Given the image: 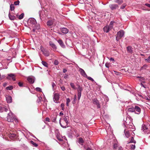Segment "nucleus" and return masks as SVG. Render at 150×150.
Returning a JSON list of instances; mask_svg holds the SVG:
<instances>
[{
    "label": "nucleus",
    "mask_w": 150,
    "mask_h": 150,
    "mask_svg": "<svg viewBox=\"0 0 150 150\" xmlns=\"http://www.w3.org/2000/svg\"><path fill=\"white\" fill-rule=\"evenodd\" d=\"M19 3V1H17L14 2V5L16 6L18 5Z\"/></svg>",
    "instance_id": "obj_45"
},
{
    "label": "nucleus",
    "mask_w": 150,
    "mask_h": 150,
    "mask_svg": "<svg viewBox=\"0 0 150 150\" xmlns=\"http://www.w3.org/2000/svg\"><path fill=\"white\" fill-rule=\"evenodd\" d=\"M110 60L111 61H112L113 62H114L115 61L114 59L112 58H111L110 59Z\"/></svg>",
    "instance_id": "obj_61"
},
{
    "label": "nucleus",
    "mask_w": 150,
    "mask_h": 150,
    "mask_svg": "<svg viewBox=\"0 0 150 150\" xmlns=\"http://www.w3.org/2000/svg\"><path fill=\"white\" fill-rule=\"evenodd\" d=\"M81 96V92H78V98L79 100Z\"/></svg>",
    "instance_id": "obj_37"
},
{
    "label": "nucleus",
    "mask_w": 150,
    "mask_h": 150,
    "mask_svg": "<svg viewBox=\"0 0 150 150\" xmlns=\"http://www.w3.org/2000/svg\"><path fill=\"white\" fill-rule=\"evenodd\" d=\"M27 80L29 83H33L34 81V77H28L27 78Z\"/></svg>",
    "instance_id": "obj_20"
},
{
    "label": "nucleus",
    "mask_w": 150,
    "mask_h": 150,
    "mask_svg": "<svg viewBox=\"0 0 150 150\" xmlns=\"http://www.w3.org/2000/svg\"><path fill=\"white\" fill-rule=\"evenodd\" d=\"M147 65L146 64H144L142 67L140 69L141 71L143 70H144L146 69L147 68Z\"/></svg>",
    "instance_id": "obj_30"
},
{
    "label": "nucleus",
    "mask_w": 150,
    "mask_h": 150,
    "mask_svg": "<svg viewBox=\"0 0 150 150\" xmlns=\"http://www.w3.org/2000/svg\"><path fill=\"white\" fill-rule=\"evenodd\" d=\"M58 42L60 45L63 48H64L65 46L64 45L62 41L61 40H58Z\"/></svg>",
    "instance_id": "obj_25"
},
{
    "label": "nucleus",
    "mask_w": 150,
    "mask_h": 150,
    "mask_svg": "<svg viewBox=\"0 0 150 150\" xmlns=\"http://www.w3.org/2000/svg\"><path fill=\"white\" fill-rule=\"evenodd\" d=\"M141 109L139 107L137 106H135L134 107V112L135 111L137 112H135L136 114H139L141 112Z\"/></svg>",
    "instance_id": "obj_14"
},
{
    "label": "nucleus",
    "mask_w": 150,
    "mask_h": 150,
    "mask_svg": "<svg viewBox=\"0 0 150 150\" xmlns=\"http://www.w3.org/2000/svg\"><path fill=\"white\" fill-rule=\"evenodd\" d=\"M145 60L149 63H150V56L148 57V58L145 59Z\"/></svg>",
    "instance_id": "obj_43"
},
{
    "label": "nucleus",
    "mask_w": 150,
    "mask_h": 150,
    "mask_svg": "<svg viewBox=\"0 0 150 150\" xmlns=\"http://www.w3.org/2000/svg\"><path fill=\"white\" fill-rule=\"evenodd\" d=\"M68 117H66L64 118H60V119H61L62 122L67 123L69 124V122L67 120Z\"/></svg>",
    "instance_id": "obj_24"
},
{
    "label": "nucleus",
    "mask_w": 150,
    "mask_h": 150,
    "mask_svg": "<svg viewBox=\"0 0 150 150\" xmlns=\"http://www.w3.org/2000/svg\"><path fill=\"white\" fill-rule=\"evenodd\" d=\"M60 30L64 34H67L69 32V30L65 28H62Z\"/></svg>",
    "instance_id": "obj_21"
},
{
    "label": "nucleus",
    "mask_w": 150,
    "mask_h": 150,
    "mask_svg": "<svg viewBox=\"0 0 150 150\" xmlns=\"http://www.w3.org/2000/svg\"><path fill=\"white\" fill-rule=\"evenodd\" d=\"M14 117L12 112H10L8 114V115L7 117V120L8 122H13L14 120Z\"/></svg>",
    "instance_id": "obj_4"
},
{
    "label": "nucleus",
    "mask_w": 150,
    "mask_h": 150,
    "mask_svg": "<svg viewBox=\"0 0 150 150\" xmlns=\"http://www.w3.org/2000/svg\"><path fill=\"white\" fill-rule=\"evenodd\" d=\"M115 23L114 21H111L108 26H105L104 27L103 31L106 33L109 32L112 28L113 24Z\"/></svg>",
    "instance_id": "obj_2"
},
{
    "label": "nucleus",
    "mask_w": 150,
    "mask_h": 150,
    "mask_svg": "<svg viewBox=\"0 0 150 150\" xmlns=\"http://www.w3.org/2000/svg\"><path fill=\"white\" fill-rule=\"evenodd\" d=\"M13 88V87L12 86H8L6 88V89L7 90H11Z\"/></svg>",
    "instance_id": "obj_39"
},
{
    "label": "nucleus",
    "mask_w": 150,
    "mask_h": 150,
    "mask_svg": "<svg viewBox=\"0 0 150 150\" xmlns=\"http://www.w3.org/2000/svg\"><path fill=\"white\" fill-rule=\"evenodd\" d=\"M118 146V144H117L115 143L113 144V147L115 149H117Z\"/></svg>",
    "instance_id": "obj_42"
},
{
    "label": "nucleus",
    "mask_w": 150,
    "mask_h": 150,
    "mask_svg": "<svg viewBox=\"0 0 150 150\" xmlns=\"http://www.w3.org/2000/svg\"><path fill=\"white\" fill-rule=\"evenodd\" d=\"M56 137L57 139L59 141L62 142L63 141V139L61 138L59 136V133H57L56 134Z\"/></svg>",
    "instance_id": "obj_29"
},
{
    "label": "nucleus",
    "mask_w": 150,
    "mask_h": 150,
    "mask_svg": "<svg viewBox=\"0 0 150 150\" xmlns=\"http://www.w3.org/2000/svg\"><path fill=\"white\" fill-rule=\"evenodd\" d=\"M77 85L78 86V88H77L78 92H81L83 90L82 87L79 85Z\"/></svg>",
    "instance_id": "obj_28"
},
{
    "label": "nucleus",
    "mask_w": 150,
    "mask_h": 150,
    "mask_svg": "<svg viewBox=\"0 0 150 150\" xmlns=\"http://www.w3.org/2000/svg\"><path fill=\"white\" fill-rule=\"evenodd\" d=\"M124 31L122 30H121L117 33V36L118 37H119V38H121L124 36Z\"/></svg>",
    "instance_id": "obj_12"
},
{
    "label": "nucleus",
    "mask_w": 150,
    "mask_h": 150,
    "mask_svg": "<svg viewBox=\"0 0 150 150\" xmlns=\"http://www.w3.org/2000/svg\"><path fill=\"white\" fill-rule=\"evenodd\" d=\"M49 44L50 45L53 49L54 50H56L57 49V47L56 45L52 42L50 41L49 42Z\"/></svg>",
    "instance_id": "obj_19"
},
{
    "label": "nucleus",
    "mask_w": 150,
    "mask_h": 150,
    "mask_svg": "<svg viewBox=\"0 0 150 150\" xmlns=\"http://www.w3.org/2000/svg\"><path fill=\"white\" fill-rule=\"evenodd\" d=\"M124 134L127 138H129L132 135L134 136V134L132 130H127V129H125L124 131Z\"/></svg>",
    "instance_id": "obj_3"
},
{
    "label": "nucleus",
    "mask_w": 150,
    "mask_h": 150,
    "mask_svg": "<svg viewBox=\"0 0 150 150\" xmlns=\"http://www.w3.org/2000/svg\"><path fill=\"white\" fill-rule=\"evenodd\" d=\"M18 85L20 87H22L23 86V83L21 82H19L18 83Z\"/></svg>",
    "instance_id": "obj_48"
},
{
    "label": "nucleus",
    "mask_w": 150,
    "mask_h": 150,
    "mask_svg": "<svg viewBox=\"0 0 150 150\" xmlns=\"http://www.w3.org/2000/svg\"><path fill=\"white\" fill-rule=\"evenodd\" d=\"M9 11H12V15H15V13L14 10H11Z\"/></svg>",
    "instance_id": "obj_55"
},
{
    "label": "nucleus",
    "mask_w": 150,
    "mask_h": 150,
    "mask_svg": "<svg viewBox=\"0 0 150 150\" xmlns=\"http://www.w3.org/2000/svg\"><path fill=\"white\" fill-rule=\"evenodd\" d=\"M54 101L56 103H57V101L59 99V95L57 93H55L54 94L53 97Z\"/></svg>",
    "instance_id": "obj_10"
},
{
    "label": "nucleus",
    "mask_w": 150,
    "mask_h": 150,
    "mask_svg": "<svg viewBox=\"0 0 150 150\" xmlns=\"http://www.w3.org/2000/svg\"><path fill=\"white\" fill-rule=\"evenodd\" d=\"M52 86L53 89L54 88V87L56 86L55 84L53 82H52Z\"/></svg>",
    "instance_id": "obj_51"
},
{
    "label": "nucleus",
    "mask_w": 150,
    "mask_h": 150,
    "mask_svg": "<svg viewBox=\"0 0 150 150\" xmlns=\"http://www.w3.org/2000/svg\"><path fill=\"white\" fill-rule=\"evenodd\" d=\"M135 148V144H132L131 145V148L130 149L132 150H134Z\"/></svg>",
    "instance_id": "obj_41"
},
{
    "label": "nucleus",
    "mask_w": 150,
    "mask_h": 150,
    "mask_svg": "<svg viewBox=\"0 0 150 150\" xmlns=\"http://www.w3.org/2000/svg\"><path fill=\"white\" fill-rule=\"evenodd\" d=\"M16 17L19 20H21L22 19L24 16V13H22L20 14V13H18L15 14Z\"/></svg>",
    "instance_id": "obj_9"
},
{
    "label": "nucleus",
    "mask_w": 150,
    "mask_h": 150,
    "mask_svg": "<svg viewBox=\"0 0 150 150\" xmlns=\"http://www.w3.org/2000/svg\"><path fill=\"white\" fill-rule=\"evenodd\" d=\"M145 5L147 7L150 8V4H145Z\"/></svg>",
    "instance_id": "obj_58"
},
{
    "label": "nucleus",
    "mask_w": 150,
    "mask_h": 150,
    "mask_svg": "<svg viewBox=\"0 0 150 150\" xmlns=\"http://www.w3.org/2000/svg\"><path fill=\"white\" fill-rule=\"evenodd\" d=\"M35 90L37 91H41V89L39 87H37L35 88Z\"/></svg>",
    "instance_id": "obj_47"
},
{
    "label": "nucleus",
    "mask_w": 150,
    "mask_h": 150,
    "mask_svg": "<svg viewBox=\"0 0 150 150\" xmlns=\"http://www.w3.org/2000/svg\"><path fill=\"white\" fill-rule=\"evenodd\" d=\"M120 38H119V37H118V36H117L116 38V39L117 41H118L119 40Z\"/></svg>",
    "instance_id": "obj_63"
},
{
    "label": "nucleus",
    "mask_w": 150,
    "mask_h": 150,
    "mask_svg": "<svg viewBox=\"0 0 150 150\" xmlns=\"http://www.w3.org/2000/svg\"><path fill=\"white\" fill-rule=\"evenodd\" d=\"M142 129L144 133H148V128L146 127V126L145 125H143Z\"/></svg>",
    "instance_id": "obj_17"
},
{
    "label": "nucleus",
    "mask_w": 150,
    "mask_h": 150,
    "mask_svg": "<svg viewBox=\"0 0 150 150\" xmlns=\"http://www.w3.org/2000/svg\"><path fill=\"white\" fill-rule=\"evenodd\" d=\"M60 88L63 91H64L65 90V87L64 86H60Z\"/></svg>",
    "instance_id": "obj_52"
},
{
    "label": "nucleus",
    "mask_w": 150,
    "mask_h": 150,
    "mask_svg": "<svg viewBox=\"0 0 150 150\" xmlns=\"http://www.w3.org/2000/svg\"><path fill=\"white\" fill-rule=\"evenodd\" d=\"M42 99V97H38V99L37 100V101L38 103L40 102L41 99Z\"/></svg>",
    "instance_id": "obj_54"
},
{
    "label": "nucleus",
    "mask_w": 150,
    "mask_h": 150,
    "mask_svg": "<svg viewBox=\"0 0 150 150\" xmlns=\"http://www.w3.org/2000/svg\"><path fill=\"white\" fill-rule=\"evenodd\" d=\"M127 111L130 112H134V107H131L127 108Z\"/></svg>",
    "instance_id": "obj_27"
},
{
    "label": "nucleus",
    "mask_w": 150,
    "mask_h": 150,
    "mask_svg": "<svg viewBox=\"0 0 150 150\" xmlns=\"http://www.w3.org/2000/svg\"><path fill=\"white\" fill-rule=\"evenodd\" d=\"M12 11H9L8 17L11 20H14L16 19V18L14 15H12Z\"/></svg>",
    "instance_id": "obj_13"
},
{
    "label": "nucleus",
    "mask_w": 150,
    "mask_h": 150,
    "mask_svg": "<svg viewBox=\"0 0 150 150\" xmlns=\"http://www.w3.org/2000/svg\"><path fill=\"white\" fill-rule=\"evenodd\" d=\"M67 103H69L70 101V100L69 98H67Z\"/></svg>",
    "instance_id": "obj_57"
},
{
    "label": "nucleus",
    "mask_w": 150,
    "mask_h": 150,
    "mask_svg": "<svg viewBox=\"0 0 150 150\" xmlns=\"http://www.w3.org/2000/svg\"><path fill=\"white\" fill-rule=\"evenodd\" d=\"M40 19V21H42V18H43L46 16L45 11L44 10H41L39 11Z\"/></svg>",
    "instance_id": "obj_6"
},
{
    "label": "nucleus",
    "mask_w": 150,
    "mask_h": 150,
    "mask_svg": "<svg viewBox=\"0 0 150 150\" xmlns=\"http://www.w3.org/2000/svg\"><path fill=\"white\" fill-rule=\"evenodd\" d=\"M83 139L81 138H80L79 139V144L82 145V144L83 143Z\"/></svg>",
    "instance_id": "obj_34"
},
{
    "label": "nucleus",
    "mask_w": 150,
    "mask_h": 150,
    "mask_svg": "<svg viewBox=\"0 0 150 150\" xmlns=\"http://www.w3.org/2000/svg\"><path fill=\"white\" fill-rule=\"evenodd\" d=\"M134 136L132 135L130 137H131V139H130V141H128L127 142V144L129 143H134L135 144L136 143V141L134 140V137L133 136Z\"/></svg>",
    "instance_id": "obj_23"
},
{
    "label": "nucleus",
    "mask_w": 150,
    "mask_h": 150,
    "mask_svg": "<svg viewBox=\"0 0 150 150\" xmlns=\"http://www.w3.org/2000/svg\"><path fill=\"white\" fill-rule=\"evenodd\" d=\"M28 23L30 25H31L32 26L35 25L36 23V20L34 18H31L29 19Z\"/></svg>",
    "instance_id": "obj_5"
},
{
    "label": "nucleus",
    "mask_w": 150,
    "mask_h": 150,
    "mask_svg": "<svg viewBox=\"0 0 150 150\" xmlns=\"http://www.w3.org/2000/svg\"><path fill=\"white\" fill-rule=\"evenodd\" d=\"M86 78L89 80H91L92 81H94L93 79L90 76H87V77H86Z\"/></svg>",
    "instance_id": "obj_40"
},
{
    "label": "nucleus",
    "mask_w": 150,
    "mask_h": 150,
    "mask_svg": "<svg viewBox=\"0 0 150 150\" xmlns=\"http://www.w3.org/2000/svg\"><path fill=\"white\" fill-rule=\"evenodd\" d=\"M93 100V104L96 105L98 108H100V106L98 100L96 99H94Z\"/></svg>",
    "instance_id": "obj_18"
},
{
    "label": "nucleus",
    "mask_w": 150,
    "mask_h": 150,
    "mask_svg": "<svg viewBox=\"0 0 150 150\" xmlns=\"http://www.w3.org/2000/svg\"><path fill=\"white\" fill-rule=\"evenodd\" d=\"M42 64L45 67H47L48 66V64L45 62L44 61H42Z\"/></svg>",
    "instance_id": "obj_38"
},
{
    "label": "nucleus",
    "mask_w": 150,
    "mask_h": 150,
    "mask_svg": "<svg viewBox=\"0 0 150 150\" xmlns=\"http://www.w3.org/2000/svg\"><path fill=\"white\" fill-rule=\"evenodd\" d=\"M110 7L111 9H117L118 8V6L117 5L113 4L110 5Z\"/></svg>",
    "instance_id": "obj_22"
},
{
    "label": "nucleus",
    "mask_w": 150,
    "mask_h": 150,
    "mask_svg": "<svg viewBox=\"0 0 150 150\" xmlns=\"http://www.w3.org/2000/svg\"><path fill=\"white\" fill-rule=\"evenodd\" d=\"M115 2L118 4H120L122 3V0H116Z\"/></svg>",
    "instance_id": "obj_50"
},
{
    "label": "nucleus",
    "mask_w": 150,
    "mask_h": 150,
    "mask_svg": "<svg viewBox=\"0 0 150 150\" xmlns=\"http://www.w3.org/2000/svg\"><path fill=\"white\" fill-rule=\"evenodd\" d=\"M70 86L71 88L74 89H76V88L75 86V85H74V83H70Z\"/></svg>",
    "instance_id": "obj_33"
},
{
    "label": "nucleus",
    "mask_w": 150,
    "mask_h": 150,
    "mask_svg": "<svg viewBox=\"0 0 150 150\" xmlns=\"http://www.w3.org/2000/svg\"><path fill=\"white\" fill-rule=\"evenodd\" d=\"M64 105L63 103H62L61 105V106L62 108V109L63 110H64Z\"/></svg>",
    "instance_id": "obj_46"
},
{
    "label": "nucleus",
    "mask_w": 150,
    "mask_h": 150,
    "mask_svg": "<svg viewBox=\"0 0 150 150\" xmlns=\"http://www.w3.org/2000/svg\"><path fill=\"white\" fill-rule=\"evenodd\" d=\"M54 64L55 65H57L59 64V62L57 60H56L54 62Z\"/></svg>",
    "instance_id": "obj_49"
},
{
    "label": "nucleus",
    "mask_w": 150,
    "mask_h": 150,
    "mask_svg": "<svg viewBox=\"0 0 150 150\" xmlns=\"http://www.w3.org/2000/svg\"><path fill=\"white\" fill-rule=\"evenodd\" d=\"M127 50L128 52L129 53H132V47L129 46L127 47Z\"/></svg>",
    "instance_id": "obj_31"
},
{
    "label": "nucleus",
    "mask_w": 150,
    "mask_h": 150,
    "mask_svg": "<svg viewBox=\"0 0 150 150\" xmlns=\"http://www.w3.org/2000/svg\"><path fill=\"white\" fill-rule=\"evenodd\" d=\"M6 98L7 102L8 103H10L12 102V98L11 96L6 95Z\"/></svg>",
    "instance_id": "obj_16"
},
{
    "label": "nucleus",
    "mask_w": 150,
    "mask_h": 150,
    "mask_svg": "<svg viewBox=\"0 0 150 150\" xmlns=\"http://www.w3.org/2000/svg\"><path fill=\"white\" fill-rule=\"evenodd\" d=\"M118 149L119 150H123L121 146L119 147Z\"/></svg>",
    "instance_id": "obj_64"
},
{
    "label": "nucleus",
    "mask_w": 150,
    "mask_h": 150,
    "mask_svg": "<svg viewBox=\"0 0 150 150\" xmlns=\"http://www.w3.org/2000/svg\"><path fill=\"white\" fill-rule=\"evenodd\" d=\"M30 142L31 144L35 147H37L38 146V144L35 143L33 141H31Z\"/></svg>",
    "instance_id": "obj_35"
},
{
    "label": "nucleus",
    "mask_w": 150,
    "mask_h": 150,
    "mask_svg": "<svg viewBox=\"0 0 150 150\" xmlns=\"http://www.w3.org/2000/svg\"><path fill=\"white\" fill-rule=\"evenodd\" d=\"M59 123L61 126L63 128H66L68 127V124L67 123L62 122L61 119H60Z\"/></svg>",
    "instance_id": "obj_8"
},
{
    "label": "nucleus",
    "mask_w": 150,
    "mask_h": 150,
    "mask_svg": "<svg viewBox=\"0 0 150 150\" xmlns=\"http://www.w3.org/2000/svg\"><path fill=\"white\" fill-rule=\"evenodd\" d=\"M8 110V109L4 107L0 106V112H2L4 111L7 112Z\"/></svg>",
    "instance_id": "obj_26"
},
{
    "label": "nucleus",
    "mask_w": 150,
    "mask_h": 150,
    "mask_svg": "<svg viewBox=\"0 0 150 150\" xmlns=\"http://www.w3.org/2000/svg\"><path fill=\"white\" fill-rule=\"evenodd\" d=\"M76 95H75L74 96V101H75L76 100Z\"/></svg>",
    "instance_id": "obj_60"
},
{
    "label": "nucleus",
    "mask_w": 150,
    "mask_h": 150,
    "mask_svg": "<svg viewBox=\"0 0 150 150\" xmlns=\"http://www.w3.org/2000/svg\"><path fill=\"white\" fill-rule=\"evenodd\" d=\"M79 71L81 74L84 77H87V75L86 73L81 68H79Z\"/></svg>",
    "instance_id": "obj_15"
},
{
    "label": "nucleus",
    "mask_w": 150,
    "mask_h": 150,
    "mask_svg": "<svg viewBox=\"0 0 150 150\" xmlns=\"http://www.w3.org/2000/svg\"><path fill=\"white\" fill-rule=\"evenodd\" d=\"M45 120L46 121L50 122V119L49 117H46L45 118Z\"/></svg>",
    "instance_id": "obj_59"
},
{
    "label": "nucleus",
    "mask_w": 150,
    "mask_h": 150,
    "mask_svg": "<svg viewBox=\"0 0 150 150\" xmlns=\"http://www.w3.org/2000/svg\"><path fill=\"white\" fill-rule=\"evenodd\" d=\"M54 22V19H52L48 20L47 22V26L51 27L53 24Z\"/></svg>",
    "instance_id": "obj_11"
},
{
    "label": "nucleus",
    "mask_w": 150,
    "mask_h": 150,
    "mask_svg": "<svg viewBox=\"0 0 150 150\" xmlns=\"http://www.w3.org/2000/svg\"><path fill=\"white\" fill-rule=\"evenodd\" d=\"M43 53L46 56H48L49 55V53L46 51H42Z\"/></svg>",
    "instance_id": "obj_36"
},
{
    "label": "nucleus",
    "mask_w": 150,
    "mask_h": 150,
    "mask_svg": "<svg viewBox=\"0 0 150 150\" xmlns=\"http://www.w3.org/2000/svg\"><path fill=\"white\" fill-rule=\"evenodd\" d=\"M68 77V76L66 74H65L64 76V78L65 79H67Z\"/></svg>",
    "instance_id": "obj_56"
},
{
    "label": "nucleus",
    "mask_w": 150,
    "mask_h": 150,
    "mask_svg": "<svg viewBox=\"0 0 150 150\" xmlns=\"http://www.w3.org/2000/svg\"><path fill=\"white\" fill-rule=\"evenodd\" d=\"M8 76L6 77L7 79L8 80H11L12 79L13 81H15L16 78L15 74H8Z\"/></svg>",
    "instance_id": "obj_7"
},
{
    "label": "nucleus",
    "mask_w": 150,
    "mask_h": 150,
    "mask_svg": "<svg viewBox=\"0 0 150 150\" xmlns=\"http://www.w3.org/2000/svg\"><path fill=\"white\" fill-rule=\"evenodd\" d=\"M9 137L11 138H13L16 137V135L14 133H10L9 134Z\"/></svg>",
    "instance_id": "obj_32"
},
{
    "label": "nucleus",
    "mask_w": 150,
    "mask_h": 150,
    "mask_svg": "<svg viewBox=\"0 0 150 150\" xmlns=\"http://www.w3.org/2000/svg\"><path fill=\"white\" fill-rule=\"evenodd\" d=\"M14 4H11L10 6V9H14Z\"/></svg>",
    "instance_id": "obj_44"
},
{
    "label": "nucleus",
    "mask_w": 150,
    "mask_h": 150,
    "mask_svg": "<svg viewBox=\"0 0 150 150\" xmlns=\"http://www.w3.org/2000/svg\"><path fill=\"white\" fill-rule=\"evenodd\" d=\"M126 6V5L125 4H123L120 7V8L121 9H124L125 8Z\"/></svg>",
    "instance_id": "obj_53"
},
{
    "label": "nucleus",
    "mask_w": 150,
    "mask_h": 150,
    "mask_svg": "<svg viewBox=\"0 0 150 150\" xmlns=\"http://www.w3.org/2000/svg\"><path fill=\"white\" fill-rule=\"evenodd\" d=\"M125 121V122L124 123V124L127 129H134V126L132 123V121L130 120L129 118L128 119L127 118L126 121Z\"/></svg>",
    "instance_id": "obj_1"
},
{
    "label": "nucleus",
    "mask_w": 150,
    "mask_h": 150,
    "mask_svg": "<svg viewBox=\"0 0 150 150\" xmlns=\"http://www.w3.org/2000/svg\"><path fill=\"white\" fill-rule=\"evenodd\" d=\"M64 115V113L62 112H61L59 113V115L60 116H62V115Z\"/></svg>",
    "instance_id": "obj_62"
}]
</instances>
